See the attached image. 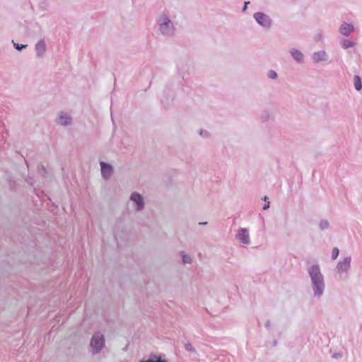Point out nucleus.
I'll list each match as a JSON object with an SVG mask.
<instances>
[{"mask_svg":"<svg viewBox=\"0 0 362 362\" xmlns=\"http://www.w3.org/2000/svg\"><path fill=\"white\" fill-rule=\"evenodd\" d=\"M309 273L314 284L315 293L320 296L323 292L324 284L319 267L312 266L309 269Z\"/></svg>","mask_w":362,"mask_h":362,"instance_id":"f257e3e1","label":"nucleus"},{"mask_svg":"<svg viewBox=\"0 0 362 362\" xmlns=\"http://www.w3.org/2000/svg\"><path fill=\"white\" fill-rule=\"evenodd\" d=\"M254 18L257 22L262 26L269 28L272 24L270 18L266 14L260 12H257L254 14Z\"/></svg>","mask_w":362,"mask_h":362,"instance_id":"f03ea898","label":"nucleus"},{"mask_svg":"<svg viewBox=\"0 0 362 362\" xmlns=\"http://www.w3.org/2000/svg\"><path fill=\"white\" fill-rule=\"evenodd\" d=\"M105 343V339L103 336H99L98 334H95L93 337L90 345L91 346L97 350L100 349Z\"/></svg>","mask_w":362,"mask_h":362,"instance_id":"7ed1b4c3","label":"nucleus"},{"mask_svg":"<svg viewBox=\"0 0 362 362\" xmlns=\"http://www.w3.org/2000/svg\"><path fill=\"white\" fill-rule=\"evenodd\" d=\"M100 165H101V173H102L103 176L105 179L110 177L113 171L112 166L105 163L104 162H101Z\"/></svg>","mask_w":362,"mask_h":362,"instance_id":"20e7f679","label":"nucleus"},{"mask_svg":"<svg viewBox=\"0 0 362 362\" xmlns=\"http://www.w3.org/2000/svg\"><path fill=\"white\" fill-rule=\"evenodd\" d=\"M131 199L136 203V204L137 205L138 210H141V209H143L144 201L142 197L139 194L134 192L131 195Z\"/></svg>","mask_w":362,"mask_h":362,"instance_id":"39448f33","label":"nucleus"},{"mask_svg":"<svg viewBox=\"0 0 362 362\" xmlns=\"http://www.w3.org/2000/svg\"><path fill=\"white\" fill-rule=\"evenodd\" d=\"M238 238L245 244L249 243L250 238L247 230L240 229L237 235Z\"/></svg>","mask_w":362,"mask_h":362,"instance_id":"423d86ee","label":"nucleus"},{"mask_svg":"<svg viewBox=\"0 0 362 362\" xmlns=\"http://www.w3.org/2000/svg\"><path fill=\"white\" fill-rule=\"evenodd\" d=\"M353 30V25L346 23H343L340 27V33L346 36H348Z\"/></svg>","mask_w":362,"mask_h":362,"instance_id":"0eeeda50","label":"nucleus"},{"mask_svg":"<svg viewBox=\"0 0 362 362\" xmlns=\"http://www.w3.org/2000/svg\"><path fill=\"white\" fill-rule=\"evenodd\" d=\"M351 259L349 257L345 258L342 262L338 264L339 270L346 271L350 266Z\"/></svg>","mask_w":362,"mask_h":362,"instance_id":"6e6552de","label":"nucleus"},{"mask_svg":"<svg viewBox=\"0 0 362 362\" xmlns=\"http://www.w3.org/2000/svg\"><path fill=\"white\" fill-rule=\"evenodd\" d=\"M326 57V53L324 51H320L318 52L314 53L313 56V59L315 62H319L320 61L325 60Z\"/></svg>","mask_w":362,"mask_h":362,"instance_id":"1a4fd4ad","label":"nucleus"},{"mask_svg":"<svg viewBox=\"0 0 362 362\" xmlns=\"http://www.w3.org/2000/svg\"><path fill=\"white\" fill-rule=\"evenodd\" d=\"M71 117L68 116L66 114H62L59 119V124L62 125L68 124L71 122Z\"/></svg>","mask_w":362,"mask_h":362,"instance_id":"9d476101","label":"nucleus"},{"mask_svg":"<svg viewBox=\"0 0 362 362\" xmlns=\"http://www.w3.org/2000/svg\"><path fill=\"white\" fill-rule=\"evenodd\" d=\"M291 54L297 62H302L303 56L300 52L298 50H293L291 51Z\"/></svg>","mask_w":362,"mask_h":362,"instance_id":"9b49d317","label":"nucleus"},{"mask_svg":"<svg viewBox=\"0 0 362 362\" xmlns=\"http://www.w3.org/2000/svg\"><path fill=\"white\" fill-rule=\"evenodd\" d=\"M354 86L357 90H360L362 88L361 81L358 76H355L354 78Z\"/></svg>","mask_w":362,"mask_h":362,"instance_id":"f8f14e48","label":"nucleus"},{"mask_svg":"<svg viewBox=\"0 0 362 362\" xmlns=\"http://www.w3.org/2000/svg\"><path fill=\"white\" fill-rule=\"evenodd\" d=\"M141 362H166L165 360H162L160 356H155V359H148L141 361Z\"/></svg>","mask_w":362,"mask_h":362,"instance_id":"ddd939ff","label":"nucleus"},{"mask_svg":"<svg viewBox=\"0 0 362 362\" xmlns=\"http://www.w3.org/2000/svg\"><path fill=\"white\" fill-rule=\"evenodd\" d=\"M353 46H354V42L350 40H344L343 42V45H342V47L344 49H346V48H349V47H353Z\"/></svg>","mask_w":362,"mask_h":362,"instance_id":"4468645a","label":"nucleus"},{"mask_svg":"<svg viewBox=\"0 0 362 362\" xmlns=\"http://www.w3.org/2000/svg\"><path fill=\"white\" fill-rule=\"evenodd\" d=\"M339 252V251L338 248L335 247L333 249L332 252V257L333 259H335L338 257Z\"/></svg>","mask_w":362,"mask_h":362,"instance_id":"2eb2a0df","label":"nucleus"},{"mask_svg":"<svg viewBox=\"0 0 362 362\" xmlns=\"http://www.w3.org/2000/svg\"><path fill=\"white\" fill-rule=\"evenodd\" d=\"M182 260L185 263H189L191 262V258L188 255H184L182 256Z\"/></svg>","mask_w":362,"mask_h":362,"instance_id":"dca6fc26","label":"nucleus"},{"mask_svg":"<svg viewBox=\"0 0 362 362\" xmlns=\"http://www.w3.org/2000/svg\"><path fill=\"white\" fill-rule=\"evenodd\" d=\"M268 76H269V78H273V79H274V78H276L277 74H276V73L275 71H270L269 72Z\"/></svg>","mask_w":362,"mask_h":362,"instance_id":"f3484780","label":"nucleus"},{"mask_svg":"<svg viewBox=\"0 0 362 362\" xmlns=\"http://www.w3.org/2000/svg\"><path fill=\"white\" fill-rule=\"evenodd\" d=\"M14 47H16V49L21 50L23 48H25L26 47V45H19L18 44L14 43Z\"/></svg>","mask_w":362,"mask_h":362,"instance_id":"a211bd4d","label":"nucleus"},{"mask_svg":"<svg viewBox=\"0 0 362 362\" xmlns=\"http://www.w3.org/2000/svg\"><path fill=\"white\" fill-rule=\"evenodd\" d=\"M168 23H170V20L168 18H165L163 23H160L161 28H163V25L168 24Z\"/></svg>","mask_w":362,"mask_h":362,"instance_id":"6ab92c4d","label":"nucleus"},{"mask_svg":"<svg viewBox=\"0 0 362 362\" xmlns=\"http://www.w3.org/2000/svg\"><path fill=\"white\" fill-rule=\"evenodd\" d=\"M269 203H268L267 205H264V206H263V209L266 210V209H267L269 208Z\"/></svg>","mask_w":362,"mask_h":362,"instance_id":"aec40b11","label":"nucleus"},{"mask_svg":"<svg viewBox=\"0 0 362 362\" xmlns=\"http://www.w3.org/2000/svg\"><path fill=\"white\" fill-rule=\"evenodd\" d=\"M247 4H249V2H246V3H245V7H244V8H243V10H244V11H245V10H246Z\"/></svg>","mask_w":362,"mask_h":362,"instance_id":"412c9836","label":"nucleus"}]
</instances>
